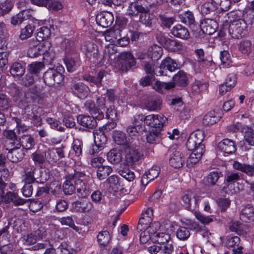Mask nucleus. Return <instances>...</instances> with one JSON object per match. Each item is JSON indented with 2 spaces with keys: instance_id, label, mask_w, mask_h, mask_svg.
I'll use <instances>...</instances> for the list:
<instances>
[{
  "instance_id": "5fc2aeb1",
  "label": "nucleus",
  "mask_w": 254,
  "mask_h": 254,
  "mask_svg": "<svg viewBox=\"0 0 254 254\" xmlns=\"http://www.w3.org/2000/svg\"><path fill=\"white\" fill-rule=\"evenodd\" d=\"M76 187L67 178L66 180L64 182L63 185V190L65 194H71L75 190Z\"/></svg>"
},
{
  "instance_id": "052dcab7",
  "label": "nucleus",
  "mask_w": 254,
  "mask_h": 254,
  "mask_svg": "<svg viewBox=\"0 0 254 254\" xmlns=\"http://www.w3.org/2000/svg\"><path fill=\"white\" fill-rule=\"evenodd\" d=\"M44 62L49 64H52L55 57V53L51 48V44L49 46V50L43 54Z\"/></svg>"
},
{
  "instance_id": "de8ad7c7",
  "label": "nucleus",
  "mask_w": 254,
  "mask_h": 254,
  "mask_svg": "<svg viewBox=\"0 0 254 254\" xmlns=\"http://www.w3.org/2000/svg\"><path fill=\"white\" fill-rule=\"evenodd\" d=\"M239 49L243 54H249L252 49L251 41L247 39L242 40L239 45Z\"/></svg>"
},
{
  "instance_id": "a18cd8bd",
  "label": "nucleus",
  "mask_w": 254,
  "mask_h": 254,
  "mask_svg": "<svg viewBox=\"0 0 254 254\" xmlns=\"http://www.w3.org/2000/svg\"><path fill=\"white\" fill-rule=\"evenodd\" d=\"M236 83L234 80H227L219 87V94L224 95L227 92L230 91L235 85Z\"/></svg>"
},
{
  "instance_id": "49530a36",
  "label": "nucleus",
  "mask_w": 254,
  "mask_h": 254,
  "mask_svg": "<svg viewBox=\"0 0 254 254\" xmlns=\"http://www.w3.org/2000/svg\"><path fill=\"white\" fill-rule=\"evenodd\" d=\"M217 6L213 0H209L202 4L201 6V11L202 14H207L215 10Z\"/></svg>"
},
{
  "instance_id": "20e7f679",
  "label": "nucleus",
  "mask_w": 254,
  "mask_h": 254,
  "mask_svg": "<svg viewBox=\"0 0 254 254\" xmlns=\"http://www.w3.org/2000/svg\"><path fill=\"white\" fill-rule=\"evenodd\" d=\"M247 23L243 19L234 21L229 26V35L233 38L239 39L246 35L247 33Z\"/></svg>"
},
{
  "instance_id": "ea45409f",
  "label": "nucleus",
  "mask_w": 254,
  "mask_h": 254,
  "mask_svg": "<svg viewBox=\"0 0 254 254\" xmlns=\"http://www.w3.org/2000/svg\"><path fill=\"white\" fill-rule=\"evenodd\" d=\"M51 35V30L47 26H43L37 30L36 39L42 41L48 39Z\"/></svg>"
},
{
  "instance_id": "774afa93",
  "label": "nucleus",
  "mask_w": 254,
  "mask_h": 254,
  "mask_svg": "<svg viewBox=\"0 0 254 254\" xmlns=\"http://www.w3.org/2000/svg\"><path fill=\"white\" fill-rule=\"evenodd\" d=\"M219 178L220 174L218 173L213 172L205 178V181L208 184L214 185Z\"/></svg>"
},
{
  "instance_id": "423d86ee",
  "label": "nucleus",
  "mask_w": 254,
  "mask_h": 254,
  "mask_svg": "<svg viewBox=\"0 0 254 254\" xmlns=\"http://www.w3.org/2000/svg\"><path fill=\"white\" fill-rule=\"evenodd\" d=\"M158 42L171 52H180L183 50V46L181 42L171 39L160 33L156 36Z\"/></svg>"
},
{
  "instance_id": "338daca9",
  "label": "nucleus",
  "mask_w": 254,
  "mask_h": 254,
  "mask_svg": "<svg viewBox=\"0 0 254 254\" xmlns=\"http://www.w3.org/2000/svg\"><path fill=\"white\" fill-rule=\"evenodd\" d=\"M159 18L161 24L166 28H170L175 21L174 17H168L165 15H160Z\"/></svg>"
},
{
  "instance_id": "4468645a",
  "label": "nucleus",
  "mask_w": 254,
  "mask_h": 254,
  "mask_svg": "<svg viewBox=\"0 0 254 254\" xmlns=\"http://www.w3.org/2000/svg\"><path fill=\"white\" fill-rule=\"evenodd\" d=\"M204 138V132L200 130H197L192 132L186 143L187 147L189 150H192L198 144L202 143Z\"/></svg>"
},
{
  "instance_id": "ddd939ff",
  "label": "nucleus",
  "mask_w": 254,
  "mask_h": 254,
  "mask_svg": "<svg viewBox=\"0 0 254 254\" xmlns=\"http://www.w3.org/2000/svg\"><path fill=\"white\" fill-rule=\"evenodd\" d=\"M218 16L214 19L205 18L201 21L200 27L204 33L211 35L216 32L218 27L217 22V21H218Z\"/></svg>"
},
{
  "instance_id": "4be33fe9",
  "label": "nucleus",
  "mask_w": 254,
  "mask_h": 254,
  "mask_svg": "<svg viewBox=\"0 0 254 254\" xmlns=\"http://www.w3.org/2000/svg\"><path fill=\"white\" fill-rule=\"evenodd\" d=\"M159 169L157 166H154L146 172L141 178V183L146 185L149 182L157 178L159 174Z\"/></svg>"
},
{
  "instance_id": "f3484780",
  "label": "nucleus",
  "mask_w": 254,
  "mask_h": 254,
  "mask_svg": "<svg viewBox=\"0 0 254 254\" xmlns=\"http://www.w3.org/2000/svg\"><path fill=\"white\" fill-rule=\"evenodd\" d=\"M204 145L200 143V144L196 146L194 149L190 150L192 152L187 160V164L190 166H193L198 162L204 152Z\"/></svg>"
},
{
  "instance_id": "680f3d73",
  "label": "nucleus",
  "mask_w": 254,
  "mask_h": 254,
  "mask_svg": "<svg viewBox=\"0 0 254 254\" xmlns=\"http://www.w3.org/2000/svg\"><path fill=\"white\" fill-rule=\"evenodd\" d=\"M108 183L109 185V188L113 190L116 191L119 189L120 183L118 177L115 175L111 176L107 180Z\"/></svg>"
},
{
  "instance_id": "72a5a7b5",
  "label": "nucleus",
  "mask_w": 254,
  "mask_h": 254,
  "mask_svg": "<svg viewBox=\"0 0 254 254\" xmlns=\"http://www.w3.org/2000/svg\"><path fill=\"white\" fill-rule=\"evenodd\" d=\"M229 228L231 231L235 232L240 235H244L247 233L246 226L238 221L231 222L229 224Z\"/></svg>"
},
{
  "instance_id": "6e6552de",
  "label": "nucleus",
  "mask_w": 254,
  "mask_h": 254,
  "mask_svg": "<svg viewBox=\"0 0 254 254\" xmlns=\"http://www.w3.org/2000/svg\"><path fill=\"white\" fill-rule=\"evenodd\" d=\"M136 64L135 60L132 54L128 52L120 54L118 58V65L123 71H127Z\"/></svg>"
},
{
  "instance_id": "a878e982",
  "label": "nucleus",
  "mask_w": 254,
  "mask_h": 254,
  "mask_svg": "<svg viewBox=\"0 0 254 254\" xmlns=\"http://www.w3.org/2000/svg\"><path fill=\"white\" fill-rule=\"evenodd\" d=\"M0 200L2 201L10 202L12 201L16 205H21L25 202L24 199L19 198L15 192H8L3 196H0Z\"/></svg>"
},
{
  "instance_id": "f03ea898",
  "label": "nucleus",
  "mask_w": 254,
  "mask_h": 254,
  "mask_svg": "<svg viewBox=\"0 0 254 254\" xmlns=\"http://www.w3.org/2000/svg\"><path fill=\"white\" fill-rule=\"evenodd\" d=\"M162 49L157 45L150 48L147 53H138L137 59L141 61V64L147 74L152 75L155 72L153 64L154 60L160 59L162 55Z\"/></svg>"
},
{
  "instance_id": "37998d69",
  "label": "nucleus",
  "mask_w": 254,
  "mask_h": 254,
  "mask_svg": "<svg viewBox=\"0 0 254 254\" xmlns=\"http://www.w3.org/2000/svg\"><path fill=\"white\" fill-rule=\"evenodd\" d=\"M219 120V117L215 115L214 112H210L204 116L202 124L205 126H211L216 123Z\"/></svg>"
},
{
  "instance_id": "a19ab883",
  "label": "nucleus",
  "mask_w": 254,
  "mask_h": 254,
  "mask_svg": "<svg viewBox=\"0 0 254 254\" xmlns=\"http://www.w3.org/2000/svg\"><path fill=\"white\" fill-rule=\"evenodd\" d=\"M244 137L245 140L249 145L254 146V127H247L244 128Z\"/></svg>"
},
{
  "instance_id": "603ef678",
  "label": "nucleus",
  "mask_w": 254,
  "mask_h": 254,
  "mask_svg": "<svg viewBox=\"0 0 254 254\" xmlns=\"http://www.w3.org/2000/svg\"><path fill=\"white\" fill-rule=\"evenodd\" d=\"M220 59L223 67H227L232 63L230 54L227 51L221 52Z\"/></svg>"
},
{
  "instance_id": "c85d7f7f",
  "label": "nucleus",
  "mask_w": 254,
  "mask_h": 254,
  "mask_svg": "<svg viewBox=\"0 0 254 254\" xmlns=\"http://www.w3.org/2000/svg\"><path fill=\"white\" fill-rule=\"evenodd\" d=\"M145 7L137 2H132L129 3L127 9V14L129 16H136L141 12H144Z\"/></svg>"
},
{
  "instance_id": "0e129e2a",
  "label": "nucleus",
  "mask_w": 254,
  "mask_h": 254,
  "mask_svg": "<svg viewBox=\"0 0 254 254\" xmlns=\"http://www.w3.org/2000/svg\"><path fill=\"white\" fill-rule=\"evenodd\" d=\"M176 235L178 239L181 240H185L187 239L190 233L189 231L186 227H180L176 232Z\"/></svg>"
},
{
  "instance_id": "412c9836",
  "label": "nucleus",
  "mask_w": 254,
  "mask_h": 254,
  "mask_svg": "<svg viewBox=\"0 0 254 254\" xmlns=\"http://www.w3.org/2000/svg\"><path fill=\"white\" fill-rule=\"evenodd\" d=\"M171 34L175 37L187 40L190 37V33L188 30L182 25H177L171 29Z\"/></svg>"
},
{
  "instance_id": "f704fd0d",
  "label": "nucleus",
  "mask_w": 254,
  "mask_h": 254,
  "mask_svg": "<svg viewBox=\"0 0 254 254\" xmlns=\"http://www.w3.org/2000/svg\"><path fill=\"white\" fill-rule=\"evenodd\" d=\"M153 211L151 208H147L144 213L142 214V217L139 221V225H148L150 224L153 219Z\"/></svg>"
},
{
  "instance_id": "c03bdc74",
  "label": "nucleus",
  "mask_w": 254,
  "mask_h": 254,
  "mask_svg": "<svg viewBox=\"0 0 254 254\" xmlns=\"http://www.w3.org/2000/svg\"><path fill=\"white\" fill-rule=\"evenodd\" d=\"M112 172V168L108 166H101L99 167L97 171L98 178L102 180L106 178Z\"/></svg>"
},
{
  "instance_id": "69168bd1",
  "label": "nucleus",
  "mask_w": 254,
  "mask_h": 254,
  "mask_svg": "<svg viewBox=\"0 0 254 254\" xmlns=\"http://www.w3.org/2000/svg\"><path fill=\"white\" fill-rule=\"evenodd\" d=\"M160 227V223L156 221L152 224L150 223L148 225H145L143 228L147 229L148 230V232H149L153 237L157 233V231L159 230Z\"/></svg>"
},
{
  "instance_id": "cd10ccee",
  "label": "nucleus",
  "mask_w": 254,
  "mask_h": 254,
  "mask_svg": "<svg viewBox=\"0 0 254 254\" xmlns=\"http://www.w3.org/2000/svg\"><path fill=\"white\" fill-rule=\"evenodd\" d=\"M73 92L79 98L83 99L88 96L89 89L87 86L80 82L74 86Z\"/></svg>"
},
{
  "instance_id": "c756f323",
  "label": "nucleus",
  "mask_w": 254,
  "mask_h": 254,
  "mask_svg": "<svg viewBox=\"0 0 254 254\" xmlns=\"http://www.w3.org/2000/svg\"><path fill=\"white\" fill-rule=\"evenodd\" d=\"M224 13H222L221 15L218 17V20L220 22H227L228 23L232 24L234 21H237L238 19H241L239 18V13L237 11H231L227 14H225L226 16L223 15Z\"/></svg>"
},
{
  "instance_id": "7ed1b4c3",
  "label": "nucleus",
  "mask_w": 254,
  "mask_h": 254,
  "mask_svg": "<svg viewBox=\"0 0 254 254\" xmlns=\"http://www.w3.org/2000/svg\"><path fill=\"white\" fill-rule=\"evenodd\" d=\"M124 151L126 160L130 164L138 161L143 156L139 146L133 142H130V144L124 147Z\"/></svg>"
},
{
  "instance_id": "aec40b11",
  "label": "nucleus",
  "mask_w": 254,
  "mask_h": 254,
  "mask_svg": "<svg viewBox=\"0 0 254 254\" xmlns=\"http://www.w3.org/2000/svg\"><path fill=\"white\" fill-rule=\"evenodd\" d=\"M113 138L116 143L123 145L124 147L130 144V142H132L129 138H127L125 133L118 130L113 131Z\"/></svg>"
},
{
  "instance_id": "864d4df0",
  "label": "nucleus",
  "mask_w": 254,
  "mask_h": 254,
  "mask_svg": "<svg viewBox=\"0 0 254 254\" xmlns=\"http://www.w3.org/2000/svg\"><path fill=\"white\" fill-rule=\"evenodd\" d=\"M152 239L159 244H164L169 241L170 236L168 233H158L152 237Z\"/></svg>"
},
{
  "instance_id": "2f4dec72",
  "label": "nucleus",
  "mask_w": 254,
  "mask_h": 254,
  "mask_svg": "<svg viewBox=\"0 0 254 254\" xmlns=\"http://www.w3.org/2000/svg\"><path fill=\"white\" fill-rule=\"evenodd\" d=\"M122 30L120 28H114L107 31L105 34L106 41L113 43L114 44L118 38L122 37Z\"/></svg>"
},
{
  "instance_id": "473e14b6",
  "label": "nucleus",
  "mask_w": 254,
  "mask_h": 254,
  "mask_svg": "<svg viewBox=\"0 0 254 254\" xmlns=\"http://www.w3.org/2000/svg\"><path fill=\"white\" fill-rule=\"evenodd\" d=\"M146 139L149 144H156L160 140V130L156 128H152L147 134Z\"/></svg>"
},
{
  "instance_id": "1a4fd4ad",
  "label": "nucleus",
  "mask_w": 254,
  "mask_h": 254,
  "mask_svg": "<svg viewBox=\"0 0 254 254\" xmlns=\"http://www.w3.org/2000/svg\"><path fill=\"white\" fill-rule=\"evenodd\" d=\"M67 178L74 183L79 192L86 190L85 185L89 177L86 176L83 173L75 171L73 174L69 175Z\"/></svg>"
},
{
  "instance_id": "4d7b16f0",
  "label": "nucleus",
  "mask_w": 254,
  "mask_h": 254,
  "mask_svg": "<svg viewBox=\"0 0 254 254\" xmlns=\"http://www.w3.org/2000/svg\"><path fill=\"white\" fill-rule=\"evenodd\" d=\"M37 237L33 234H27L24 236L21 241L25 246H28L34 244L37 241Z\"/></svg>"
},
{
  "instance_id": "5701e85b",
  "label": "nucleus",
  "mask_w": 254,
  "mask_h": 254,
  "mask_svg": "<svg viewBox=\"0 0 254 254\" xmlns=\"http://www.w3.org/2000/svg\"><path fill=\"white\" fill-rule=\"evenodd\" d=\"M96 21L98 25L103 27L110 26L114 21V17L112 13L106 12L97 15Z\"/></svg>"
},
{
  "instance_id": "4c0bfd02",
  "label": "nucleus",
  "mask_w": 254,
  "mask_h": 254,
  "mask_svg": "<svg viewBox=\"0 0 254 254\" xmlns=\"http://www.w3.org/2000/svg\"><path fill=\"white\" fill-rule=\"evenodd\" d=\"M20 144H17L20 147L22 146L26 149H30L34 144L33 138L29 134H24L20 138Z\"/></svg>"
},
{
  "instance_id": "393cba45",
  "label": "nucleus",
  "mask_w": 254,
  "mask_h": 254,
  "mask_svg": "<svg viewBox=\"0 0 254 254\" xmlns=\"http://www.w3.org/2000/svg\"><path fill=\"white\" fill-rule=\"evenodd\" d=\"M240 218L245 222L254 220V207L250 205L245 206L241 210Z\"/></svg>"
},
{
  "instance_id": "e433bc0d",
  "label": "nucleus",
  "mask_w": 254,
  "mask_h": 254,
  "mask_svg": "<svg viewBox=\"0 0 254 254\" xmlns=\"http://www.w3.org/2000/svg\"><path fill=\"white\" fill-rule=\"evenodd\" d=\"M25 72V68L18 63H14L10 70V73L14 78L21 77Z\"/></svg>"
},
{
  "instance_id": "7c9ffc66",
  "label": "nucleus",
  "mask_w": 254,
  "mask_h": 254,
  "mask_svg": "<svg viewBox=\"0 0 254 254\" xmlns=\"http://www.w3.org/2000/svg\"><path fill=\"white\" fill-rule=\"evenodd\" d=\"M30 16L28 10H23L11 18V23L13 25L20 24L24 20L29 19Z\"/></svg>"
},
{
  "instance_id": "b1692460",
  "label": "nucleus",
  "mask_w": 254,
  "mask_h": 254,
  "mask_svg": "<svg viewBox=\"0 0 254 254\" xmlns=\"http://www.w3.org/2000/svg\"><path fill=\"white\" fill-rule=\"evenodd\" d=\"M24 153L22 149L17 146L15 147L9 149L7 154V157L9 160L12 162H18L22 160Z\"/></svg>"
},
{
  "instance_id": "dca6fc26",
  "label": "nucleus",
  "mask_w": 254,
  "mask_h": 254,
  "mask_svg": "<svg viewBox=\"0 0 254 254\" xmlns=\"http://www.w3.org/2000/svg\"><path fill=\"white\" fill-rule=\"evenodd\" d=\"M169 163L174 168L181 167L184 162L182 154L179 151L171 149L168 151Z\"/></svg>"
},
{
  "instance_id": "e2e57ef3",
  "label": "nucleus",
  "mask_w": 254,
  "mask_h": 254,
  "mask_svg": "<svg viewBox=\"0 0 254 254\" xmlns=\"http://www.w3.org/2000/svg\"><path fill=\"white\" fill-rule=\"evenodd\" d=\"M119 173L121 176L129 182L132 181L135 178L134 173L128 169H121L119 170Z\"/></svg>"
},
{
  "instance_id": "58836bf2",
  "label": "nucleus",
  "mask_w": 254,
  "mask_h": 254,
  "mask_svg": "<svg viewBox=\"0 0 254 254\" xmlns=\"http://www.w3.org/2000/svg\"><path fill=\"white\" fill-rule=\"evenodd\" d=\"M59 221L62 225L68 226L78 233L79 234H82L81 228L75 226L71 217L69 216L62 217L60 219Z\"/></svg>"
},
{
  "instance_id": "2eb2a0df",
  "label": "nucleus",
  "mask_w": 254,
  "mask_h": 254,
  "mask_svg": "<svg viewBox=\"0 0 254 254\" xmlns=\"http://www.w3.org/2000/svg\"><path fill=\"white\" fill-rule=\"evenodd\" d=\"M178 64L176 62L170 57H167L162 61L159 70L157 71L156 70L154 74L157 76L163 75L165 70L172 72L176 70Z\"/></svg>"
},
{
  "instance_id": "f8f14e48",
  "label": "nucleus",
  "mask_w": 254,
  "mask_h": 254,
  "mask_svg": "<svg viewBox=\"0 0 254 254\" xmlns=\"http://www.w3.org/2000/svg\"><path fill=\"white\" fill-rule=\"evenodd\" d=\"M176 81L177 82H175L174 80L165 82L160 80H155L153 87L155 90L162 93L165 90H169L173 88L175 85L180 87H185L188 84L187 80Z\"/></svg>"
},
{
  "instance_id": "39448f33",
  "label": "nucleus",
  "mask_w": 254,
  "mask_h": 254,
  "mask_svg": "<svg viewBox=\"0 0 254 254\" xmlns=\"http://www.w3.org/2000/svg\"><path fill=\"white\" fill-rule=\"evenodd\" d=\"M24 174L23 175V181L26 183L31 184L35 180L39 179V181L44 182L47 180L46 177L44 175L45 173L42 172L40 168L34 167L29 170L28 167L24 168Z\"/></svg>"
},
{
  "instance_id": "3c124183",
  "label": "nucleus",
  "mask_w": 254,
  "mask_h": 254,
  "mask_svg": "<svg viewBox=\"0 0 254 254\" xmlns=\"http://www.w3.org/2000/svg\"><path fill=\"white\" fill-rule=\"evenodd\" d=\"M145 11L141 12L139 14V21L142 24L149 26L151 23V18L149 13V10L147 7H145Z\"/></svg>"
},
{
  "instance_id": "0eeeda50",
  "label": "nucleus",
  "mask_w": 254,
  "mask_h": 254,
  "mask_svg": "<svg viewBox=\"0 0 254 254\" xmlns=\"http://www.w3.org/2000/svg\"><path fill=\"white\" fill-rule=\"evenodd\" d=\"M116 124L112 122L103 126L94 132V143L100 147H104L107 141L105 133L116 127Z\"/></svg>"
},
{
  "instance_id": "6ab92c4d",
  "label": "nucleus",
  "mask_w": 254,
  "mask_h": 254,
  "mask_svg": "<svg viewBox=\"0 0 254 254\" xmlns=\"http://www.w3.org/2000/svg\"><path fill=\"white\" fill-rule=\"evenodd\" d=\"M74 211L80 212H89L92 208V203L87 199L83 198L75 201L72 204Z\"/></svg>"
},
{
  "instance_id": "9b49d317",
  "label": "nucleus",
  "mask_w": 254,
  "mask_h": 254,
  "mask_svg": "<svg viewBox=\"0 0 254 254\" xmlns=\"http://www.w3.org/2000/svg\"><path fill=\"white\" fill-rule=\"evenodd\" d=\"M195 54L197 58V62L194 63L192 67L195 73L200 72L202 67H206L208 64L213 66L215 68V64L212 61H208L205 60L203 50L202 49H197L195 51Z\"/></svg>"
},
{
  "instance_id": "f257e3e1",
  "label": "nucleus",
  "mask_w": 254,
  "mask_h": 254,
  "mask_svg": "<svg viewBox=\"0 0 254 254\" xmlns=\"http://www.w3.org/2000/svg\"><path fill=\"white\" fill-rule=\"evenodd\" d=\"M105 105L104 97L97 98L96 103L91 100L86 101L85 107L92 116L79 115L77 117V121L79 124L89 128H93L95 127L96 126L95 119L100 120L104 117L105 111Z\"/></svg>"
},
{
  "instance_id": "09e8293b",
  "label": "nucleus",
  "mask_w": 254,
  "mask_h": 254,
  "mask_svg": "<svg viewBox=\"0 0 254 254\" xmlns=\"http://www.w3.org/2000/svg\"><path fill=\"white\" fill-rule=\"evenodd\" d=\"M13 7L10 0H0V14L3 15L8 13Z\"/></svg>"
},
{
  "instance_id": "6e6d98bb",
  "label": "nucleus",
  "mask_w": 254,
  "mask_h": 254,
  "mask_svg": "<svg viewBox=\"0 0 254 254\" xmlns=\"http://www.w3.org/2000/svg\"><path fill=\"white\" fill-rule=\"evenodd\" d=\"M194 215L195 218L203 224L207 225L213 221V216L212 215L206 216L198 212H195Z\"/></svg>"
},
{
  "instance_id": "8fccbe9b",
  "label": "nucleus",
  "mask_w": 254,
  "mask_h": 254,
  "mask_svg": "<svg viewBox=\"0 0 254 254\" xmlns=\"http://www.w3.org/2000/svg\"><path fill=\"white\" fill-rule=\"evenodd\" d=\"M34 31V28L30 24L27 25L21 30L19 38L21 40H25L31 37Z\"/></svg>"
},
{
  "instance_id": "9d476101",
  "label": "nucleus",
  "mask_w": 254,
  "mask_h": 254,
  "mask_svg": "<svg viewBox=\"0 0 254 254\" xmlns=\"http://www.w3.org/2000/svg\"><path fill=\"white\" fill-rule=\"evenodd\" d=\"M167 121V118L162 114L149 115L144 118V123L146 125L160 130Z\"/></svg>"
},
{
  "instance_id": "c9c22d12",
  "label": "nucleus",
  "mask_w": 254,
  "mask_h": 254,
  "mask_svg": "<svg viewBox=\"0 0 254 254\" xmlns=\"http://www.w3.org/2000/svg\"><path fill=\"white\" fill-rule=\"evenodd\" d=\"M123 157L120 150L112 149L107 154V159L113 164H117L121 161Z\"/></svg>"
},
{
  "instance_id": "13d9d810",
  "label": "nucleus",
  "mask_w": 254,
  "mask_h": 254,
  "mask_svg": "<svg viewBox=\"0 0 254 254\" xmlns=\"http://www.w3.org/2000/svg\"><path fill=\"white\" fill-rule=\"evenodd\" d=\"M110 239L109 233L107 231L101 232L97 236L98 242L101 245H107L109 243Z\"/></svg>"
},
{
  "instance_id": "a211bd4d",
  "label": "nucleus",
  "mask_w": 254,
  "mask_h": 254,
  "mask_svg": "<svg viewBox=\"0 0 254 254\" xmlns=\"http://www.w3.org/2000/svg\"><path fill=\"white\" fill-rule=\"evenodd\" d=\"M50 43L45 41L43 44L37 46L33 45L29 48L27 51V55L30 58H35L39 55H43L44 52L49 50Z\"/></svg>"
},
{
  "instance_id": "bb28decb",
  "label": "nucleus",
  "mask_w": 254,
  "mask_h": 254,
  "mask_svg": "<svg viewBox=\"0 0 254 254\" xmlns=\"http://www.w3.org/2000/svg\"><path fill=\"white\" fill-rule=\"evenodd\" d=\"M218 146L221 151L227 154L232 153L236 150L233 141L229 139L222 140L219 143Z\"/></svg>"
},
{
  "instance_id": "bf43d9fd",
  "label": "nucleus",
  "mask_w": 254,
  "mask_h": 254,
  "mask_svg": "<svg viewBox=\"0 0 254 254\" xmlns=\"http://www.w3.org/2000/svg\"><path fill=\"white\" fill-rule=\"evenodd\" d=\"M44 65L42 62L33 63L29 65L28 70L31 74H36L44 68Z\"/></svg>"
},
{
  "instance_id": "79ce46f5",
  "label": "nucleus",
  "mask_w": 254,
  "mask_h": 254,
  "mask_svg": "<svg viewBox=\"0 0 254 254\" xmlns=\"http://www.w3.org/2000/svg\"><path fill=\"white\" fill-rule=\"evenodd\" d=\"M192 198L194 199L195 203L199 200L197 199V197L194 195L193 192L191 190L186 191L182 198V200L184 203V206L187 209H190V200Z\"/></svg>"
}]
</instances>
